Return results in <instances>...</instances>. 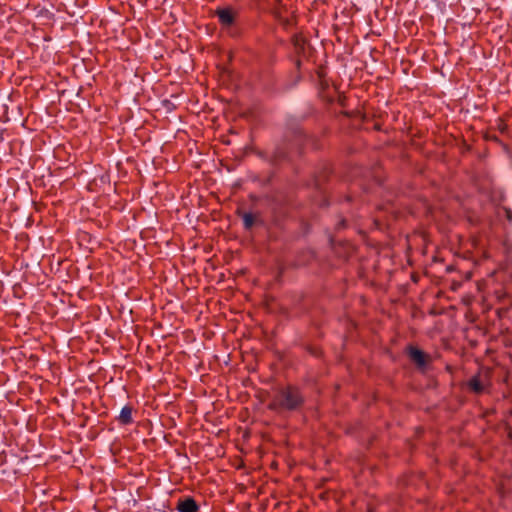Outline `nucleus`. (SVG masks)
Here are the masks:
<instances>
[{
	"label": "nucleus",
	"mask_w": 512,
	"mask_h": 512,
	"mask_svg": "<svg viewBox=\"0 0 512 512\" xmlns=\"http://www.w3.org/2000/svg\"><path fill=\"white\" fill-rule=\"evenodd\" d=\"M305 403L301 389L294 385L280 388L268 404V409L277 413L300 410Z\"/></svg>",
	"instance_id": "obj_1"
},
{
	"label": "nucleus",
	"mask_w": 512,
	"mask_h": 512,
	"mask_svg": "<svg viewBox=\"0 0 512 512\" xmlns=\"http://www.w3.org/2000/svg\"><path fill=\"white\" fill-rule=\"evenodd\" d=\"M237 14V11L229 6L219 7L215 10V15L218 17L220 25L224 27L232 26L236 20Z\"/></svg>",
	"instance_id": "obj_2"
},
{
	"label": "nucleus",
	"mask_w": 512,
	"mask_h": 512,
	"mask_svg": "<svg viewBox=\"0 0 512 512\" xmlns=\"http://www.w3.org/2000/svg\"><path fill=\"white\" fill-rule=\"evenodd\" d=\"M407 355L419 368L426 367L430 361V356L427 353L413 345L407 347Z\"/></svg>",
	"instance_id": "obj_3"
},
{
	"label": "nucleus",
	"mask_w": 512,
	"mask_h": 512,
	"mask_svg": "<svg viewBox=\"0 0 512 512\" xmlns=\"http://www.w3.org/2000/svg\"><path fill=\"white\" fill-rule=\"evenodd\" d=\"M176 509L178 512H198L200 507L193 497L179 498Z\"/></svg>",
	"instance_id": "obj_4"
},
{
	"label": "nucleus",
	"mask_w": 512,
	"mask_h": 512,
	"mask_svg": "<svg viewBox=\"0 0 512 512\" xmlns=\"http://www.w3.org/2000/svg\"><path fill=\"white\" fill-rule=\"evenodd\" d=\"M292 44L294 46L295 53L298 56L306 54L307 40L302 35L296 34L292 37Z\"/></svg>",
	"instance_id": "obj_5"
},
{
	"label": "nucleus",
	"mask_w": 512,
	"mask_h": 512,
	"mask_svg": "<svg viewBox=\"0 0 512 512\" xmlns=\"http://www.w3.org/2000/svg\"><path fill=\"white\" fill-rule=\"evenodd\" d=\"M467 387L469 388V390H471L472 392H474L475 394H478V395L482 394L485 391V386L481 382L479 375L472 376L467 381Z\"/></svg>",
	"instance_id": "obj_6"
},
{
	"label": "nucleus",
	"mask_w": 512,
	"mask_h": 512,
	"mask_svg": "<svg viewBox=\"0 0 512 512\" xmlns=\"http://www.w3.org/2000/svg\"><path fill=\"white\" fill-rule=\"evenodd\" d=\"M118 420L123 425L131 424L133 422L132 407L129 405L124 406L120 411Z\"/></svg>",
	"instance_id": "obj_7"
},
{
	"label": "nucleus",
	"mask_w": 512,
	"mask_h": 512,
	"mask_svg": "<svg viewBox=\"0 0 512 512\" xmlns=\"http://www.w3.org/2000/svg\"><path fill=\"white\" fill-rule=\"evenodd\" d=\"M243 226L246 230H250L255 224V215L251 212H244L241 214Z\"/></svg>",
	"instance_id": "obj_8"
},
{
	"label": "nucleus",
	"mask_w": 512,
	"mask_h": 512,
	"mask_svg": "<svg viewBox=\"0 0 512 512\" xmlns=\"http://www.w3.org/2000/svg\"><path fill=\"white\" fill-rule=\"evenodd\" d=\"M306 351L315 357H320L322 354L321 349L319 347H315V346H306Z\"/></svg>",
	"instance_id": "obj_9"
},
{
	"label": "nucleus",
	"mask_w": 512,
	"mask_h": 512,
	"mask_svg": "<svg viewBox=\"0 0 512 512\" xmlns=\"http://www.w3.org/2000/svg\"><path fill=\"white\" fill-rule=\"evenodd\" d=\"M300 63H301V61L298 59L297 62H296L298 67L300 66Z\"/></svg>",
	"instance_id": "obj_10"
},
{
	"label": "nucleus",
	"mask_w": 512,
	"mask_h": 512,
	"mask_svg": "<svg viewBox=\"0 0 512 512\" xmlns=\"http://www.w3.org/2000/svg\"><path fill=\"white\" fill-rule=\"evenodd\" d=\"M255 2H257L258 4H260L263 0H254Z\"/></svg>",
	"instance_id": "obj_11"
},
{
	"label": "nucleus",
	"mask_w": 512,
	"mask_h": 512,
	"mask_svg": "<svg viewBox=\"0 0 512 512\" xmlns=\"http://www.w3.org/2000/svg\"><path fill=\"white\" fill-rule=\"evenodd\" d=\"M341 225H342V226H345V220H342V221H341Z\"/></svg>",
	"instance_id": "obj_12"
}]
</instances>
